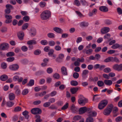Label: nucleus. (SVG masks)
Here are the masks:
<instances>
[{"instance_id":"49","label":"nucleus","mask_w":122,"mask_h":122,"mask_svg":"<svg viewBox=\"0 0 122 122\" xmlns=\"http://www.w3.org/2000/svg\"><path fill=\"white\" fill-rule=\"evenodd\" d=\"M117 13L119 15H122V9L121 8H117Z\"/></svg>"},{"instance_id":"64","label":"nucleus","mask_w":122,"mask_h":122,"mask_svg":"<svg viewBox=\"0 0 122 122\" xmlns=\"http://www.w3.org/2000/svg\"><path fill=\"white\" fill-rule=\"evenodd\" d=\"M102 76L104 78L107 79L110 78L109 76L107 74H103Z\"/></svg>"},{"instance_id":"47","label":"nucleus","mask_w":122,"mask_h":122,"mask_svg":"<svg viewBox=\"0 0 122 122\" xmlns=\"http://www.w3.org/2000/svg\"><path fill=\"white\" fill-rule=\"evenodd\" d=\"M41 52V51L40 50L37 49L34 51V53L35 55H38L40 54Z\"/></svg>"},{"instance_id":"5","label":"nucleus","mask_w":122,"mask_h":122,"mask_svg":"<svg viewBox=\"0 0 122 122\" xmlns=\"http://www.w3.org/2000/svg\"><path fill=\"white\" fill-rule=\"evenodd\" d=\"M5 18L6 19L5 21V23L8 24L12 22V17L11 15H9L5 14Z\"/></svg>"},{"instance_id":"14","label":"nucleus","mask_w":122,"mask_h":122,"mask_svg":"<svg viewBox=\"0 0 122 122\" xmlns=\"http://www.w3.org/2000/svg\"><path fill=\"white\" fill-rule=\"evenodd\" d=\"M61 71L62 74L64 75H67L66 68L64 66H62L61 68Z\"/></svg>"},{"instance_id":"4","label":"nucleus","mask_w":122,"mask_h":122,"mask_svg":"<svg viewBox=\"0 0 122 122\" xmlns=\"http://www.w3.org/2000/svg\"><path fill=\"white\" fill-rule=\"evenodd\" d=\"M81 98H79L78 101L79 104L82 106H84L85 104L87 102V99L85 98L82 95H81Z\"/></svg>"},{"instance_id":"51","label":"nucleus","mask_w":122,"mask_h":122,"mask_svg":"<svg viewBox=\"0 0 122 122\" xmlns=\"http://www.w3.org/2000/svg\"><path fill=\"white\" fill-rule=\"evenodd\" d=\"M50 105V102H48L44 103L43 105V106L45 107H49Z\"/></svg>"},{"instance_id":"50","label":"nucleus","mask_w":122,"mask_h":122,"mask_svg":"<svg viewBox=\"0 0 122 122\" xmlns=\"http://www.w3.org/2000/svg\"><path fill=\"white\" fill-rule=\"evenodd\" d=\"M80 2L82 3V4L83 5H88V3L86 2L85 0H80Z\"/></svg>"},{"instance_id":"44","label":"nucleus","mask_w":122,"mask_h":122,"mask_svg":"<svg viewBox=\"0 0 122 122\" xmlns=\"http://www.w3.org/2000/svg\"><path fill=\"white\" fill-rule=\"evenodd\" d=\"M69 106V104L68 103H66V104L64 105V106L61 108V109L62 110H65L67 109Z\"/></svg>"},{"instance_id":"38","label":"nucleus","mask_w":122,"mask_h":122,"mask_svg":"<svg viewBox=\"0 0 122 122\" xmlns=\"http://www.w3.org/2000/svg\"><path fill=\"white\" fill-rule=\"evenodd\" d=\"M14 103L12 102L8 101L6 103L7 106L9 107H11L13 106Z\"/></svg>"},{"instance_id":"23","label":"nucleus","mask_w":122,"mask_h":122,"mask_svg":"<svg viewBox=\"0 0 122 122\" xmlns=\"http://www.w3.org/2000/svg\"><path fill=\"white\" fill-rule=\"evenodd\" d=\"M97 9L95 8L94 9L92 10V12H89V15L90 16H91L94 14H95L97 13Z\"/></svg>"},{"instance_id":"8","label":"nucleus","mask_w":122,"mask_h":122,"mask_svg":"<svg viewBox=\"0 0 122 122\" xmlns=\"http://www.w3.org/2000/svg\"><path fill=\"white\" fill-rule=\"evenodd\" d=\"M88 109H87L86 107H83L80 108L79 109H78L79 113V114H82L85 112Z\"/></svg>"},{"instance_id":"32","label":"nucleus","mask_w":122,"mask_h":122,"mask_svg":"<svg viewBox=\"0 0 122 122\" xmlns=\"http://www.w3.org/2000/svg\"><path fill=\"white\" fill-rule=\"evenodd\" d=\"M34 80L32 79L30 81L29 83L27 84V86H32L34 85Z\"/></svg>"},{"instance_id":"17","label":"nucleus","mask_w":122,"mask_h":122,"mask_svg":"<svg viewBox=\"0 0 122 122\" xmlns=\"http://www.w3.org/2000/svg\"><path fill=\"white\" fill-rule=\"evenodd\" d=\"M97 115V112L94 111H91L88 113V116L89 117H94L96 116Z\"/></svg>"},{"instance_id":"21","label":"nucleus","mask_w":122,"mask_h":122,"mask_svg":"<svg viewBox=\"0 0 122 122\" xmlns=\"http://www.w3.org/2000/svg\"><path fill=\"white\" fill-rule=\"evenodd\" d=\"M8 78V76L6 75H2L0 77V80L2 81H5L7 80Z\"/></svg>"},{"instance_id":"43","label":"nucleus","mask_w":122,"mask_h":122,"mask_svg":"<svg viewBox=\"0 0 122 122\" xmlns=\"http://www.w3.org/2000/svg\"><path fill=\"white\" fill-rule=\"evenodd\" d=\"M29 92L28 89H25L22 91V95H24L27 94Z\"/></svg>"},{"instance_id":"45","label":"nucleus","mask_w":122,"mask_h":122,"mask_svg":"<svg viewBox=\"0 0 122 122\" xmlns=\"http://www.w3.org/2000/svg\"><path fill=\"white\" fill-rule=\"evenodd\" d=\"M23 19L25 22H28L30 20V17L28 16H25L23 17Z\"/></svg>"},{"instance_id":"40","label":"nucleus","mask_w":122,"mask_h":122,"mask_svg":"<svg viewBox=\"0 0 122 122\" xmlns=\"http://www.w3.org/2000/svg\"><path fill=\"white\" fill-rule=\"evenodd\" d=\"M40 43L41 44L44 45H46L48 44V42L47 41L45 40L41 41Z\"/></svg>"},{"instance_id":"34","label":"nucleus","mask_w":122,"mask_h":122,"mask_svg":"<svg viewBox=\"0 0 122 122\" xmlns=\"http://www.w3.org/2000/svg\"><path fill=\"white\" fill-rule=\"evenodd\" d=\"M112 62H115L116 63H119L120 61L119 59L116 57H112Z\"/></svg>"},{"instance_id":"53","label":"nucleus","mask_w":122,"mask_h":122,"mask_svg":"<svg viewBox=\"0 0 122 122\" xmlns=\"http://www.w3.org/2000/svg\"><path fill=\"white\" fill-rule=\"evenodd\" d=\"M118 65L115 64L113 66L112 68L114 70L118 71Z\"/></svg>"},{"instance_id":"25","label":"nucleus","mask_w":122,"mask_h":122,"mask_svg":"<svg viewBox=\"0 0 122 122\" xmlns=\"http://www.w3.org/2000/svg\"><path fill=\"white\" fill-rule=\"evenodd\" d=\"M9 98L10 100H13L15 98V94L13 93H10L9 95Z\"/></svg>"},{"instance_id":"60","label":"nucleus","mask_w":122,"mask_h":122,"mask_svg":"<svg viewBox=\"0 0 122 122\" xmlns=\"http://www.w3.org/2000/svg\"><path fill=\"white\" fill-rule=\"evenodd\" d=\"M41 88L39 87L36 86L34 88V90L36 92H38L40 91Z\"/></svg>"},{"instance_id":"10","label":"nucleus","mask_w":122,"mask_h":122,"mask_svg":"<svg viewBox=\"0 0 122 122\" xmlns=\"http://www.w3.org/2000/svg\"><path fill=\"white\" fill-rule=\"evenodd\" d=\"M111 48L113 49H116L118 48L122 49V44L120 45L118 43H116L112 45Z\"/></svg>"},{"instance_id":"7","label":"nucleus","mask_w":122,"mask_h":122,"mask_svg":"<svg viewBox=\"0 0 122 122\" xmlns=\"http://www.w3.org/2000/svg\"><path fill=\"white\" fill-rule=\"evenodd\" d=\"M6 9L5 10V13L7 14H9L10 12L11 9H13V7L10 4H7L5 6Z\"/></svg>"},{"instance_id":"39","label":"nucleus","mask_w":122,"mask_h":122,"mask_svg":"<svg viewBox=\"0 0 122 122\" xmlns=\"http://www.w3.org/2000/svg\"><path fill=\"white\" fill-rule=\"evenodd\" d=\"M21 50L23 52H26L28 50V47L25 46H22L21 48Z\"/></svg>"},{"instance_id":"26","label":"nucleus","mask_w":122,"mask_h":122,"mask_svg":"<svg viewBox=\"0 0 122 122\" xmlns=\"http://www.w3.org/2000/svg\"><path fill=\"white\" fill-rule=\"evenodd\" d=\"M53 30L55 31L58 33H61L62 32V30L61 29V28L58 27L54 28H53Z\"/></svg>"},{"instance_id":"16","label":"nucleus","mask_w":122,"mask_h":122,"mask_svg":"<svg viewBox=\"0 0 122 122\" xmlns=\"http://www.w3.org/2000/svg\"><path fill=\"white\" fill-rule=\"evenodd\" d=\"M36 41L34 40H30L28 41L27 43L28 45H36L37 44Z\"/></svg>"},{"instance_id":"56","label":"nucleus","mask_w":122,"mask_h":122,"mask_svg":"<svg viewBox=\"0 0 122 122\" xmlns=\"http://www.w3.org/2000/svg\"><path fill=\"white\" fill-rule=\"evenodd\" d=\"M112 57H110L105 59L104 60V62H109L110 61L112 62Z\"/></svg>"},{"instance_id":"54","label":"nucleus","mask_w":122,"mask_h":122,"mask_svg":"<svg viewBox=\"0 0 122 122\" xmlns=\"http://www.w3.org/2000/svg\"><path fill=\"white\" fill-rule=\"evenodd\" d=\"M53 71V69L51 67H49L47 68L46 69V71L49 74L51 73Z\"/></svg>"},{"instance_id":"29","label":"nucleus","mask_w":122,"mask_h":122,"mask_svg":"<svg viewBox=\"0 0 122 122\" xmlns=\"http://www.w3.org/2000/svg\"><path fill=\"white\" fill-rule=\"evenodd\" d=\"M28 112L26 110L22 112V114L25 116V118L27 119H28L29 117L28 115Z\"/></svg>"},{"instance_id":"35","label":"nucleus","mask_w":122,"mask_h":122,"mask_svg":"<svg viewBox=\"0 0 122 122\" xmlns=\"http://www.w3.org/2000/svg\"><path fill=\"white\" fill-rule=\"evenodd\" d=\"M104 83V82L101 81H99L97 82V85L99 87H102L103 86Z\"/></svg>"},{"instance_id":"58","label":"nucleus","mask_w":122,"mask_h":122,"mask_svg":"<svg viewBox=\"0 0 122 122\" xmlns=\"http://www.w3.org/2000/svg\"><path fill=\"white\" fill-rule=\"evenodd\" d=\"M14 59V58L13 57H9L7 58V61L8 62H11L13 61Z\"/></svg>"},{"instance_id":"2","label":"nucleus","mask_w":122,"mask_h":122,"mask_svg":"<svg viewBox=\"0 0 122 122\" xmlns=\"http://www.w3.org/2000/svg\"><path fill=\"white\" fill-rule=\"evenodd\" d=\"M113 107V106L112 104H110L104 110L103 112V114L106 116L109 115L112 112Z\"/></svg>"},{"instance_id":"52","label":"nucleus","mask_w":122,"mask_h":122,"mask_svg":"<svg viewBox=\"0 0 122 122\" xmlns=\"http://www.w3.org/2000/svg\"><path fill=\"white\" fill-rule=\"evenodd\" d=\"M79 76V74L76 72L74 73L73 74V77L75 79H77L78 78Z\"/></svg>"},{"instance_id":"33","label":"nucleus","mask_w":122,"mask_h":122,"mask_svg":"<svg viewBox=\"0 0 122 122\" xmlns=\"http://www.w3.org/2000/svg\"><path fill=\"white\" fill-rule=\"evenodd\" d=\"M47 35L48 37L49 38H55V34L52 33H48Z\"/></svg>"},{"instance_id":"46","label":"nucleus","mask_w":122,"mask_h":122,"mask_svg":"<svg viewBox=\"0 0 122 122\" xmlns=\"http://www.w3.org/2000/svg\"><path fill=\"white\" fill-rule=\"evenodd\" d=\"M111 71V69L109 67L106 68H105L104 70V71L106 73H108Z\"/></svg>"},{"instance_id":"1","label":"nucleus","mask_w":122,"mask_h":122,"mask_svg":"<svg viewBox=\"0 0 122 122\" xmlns=\"http://www.w3.org/2000/svg\"><path fill=\"white\" fill-rule=\"evenodd\" d=\"M51 12L49 10L44 11L40 15L41 19L43 20H46L48 19L51 16Z\"/></svg>"},{"instance_id":"18","label":"nucleus","mask_w":122,"mask_h":122,"mask_svg":"<svg viewBox=\"0 0 122 122\" xmlns=\"http://www.w3.org/2000/svg\"><path fill=\"white\" fill-rule=\"evenodd\" d=\"M99 9L101 11L104 12H107L108 10L107 8L104 6H100L99 8Z\"/></svg>"},{"instance_id":"57","label":"nucleus","mask_w":122,"mask_h":122,"mask_svg":"<svg viewBox=\"0 0 122 122\" xmlns=\"http://www.w3.org/2000/svg\"><path fill=\"white\" fill-rule=\"evenodd\" d=\"M74 3V4L76 5L77 6H79L80 5V3L78 0H75Z\"/></svg>"},{"instance_id":"63","label":"nucleus","mask_w":122,"mask_h":122,"mask_svg":"<svg viewBox=\"0 0 122 122\" xmlns=\"http://www.w3.org/2000/svg\"><path fill=\"white\" fill-rule=\"evenodd\" d=\"M49 45L51 46H54L55 44V42L54 41H50L49 42Z\"/></svg>"},{"instance_id":"59","label":"nucleus","mask_w":122,"mask_h":122,"mask_svg":"<svg viewBox=\"0 0 122 122\" xmlns=\"http://www.w3.org/2000/svg\"><path fill=\"white\" fill-rule=\"evenodd\" d=\"M60 77V76L59 74L57 73H56L54 74L53 75V77L56 79H58Z\"/></svg>"},{"instance_id":"31","label":"nucleus","mask_w":122,"mask_h":122,"mask_svg":"<svg viewBox=\"0 0 122 122\" xmlns=\"http://www.w3.org/2000/svg\"><path fill=\"white\" fill-rule=\"evenodd\" d=\"M70 84L71 85L73 86H76L78 84L77 81H71L70 82Z\"/></svg>"},{"instance_id":"55","label":"nucleus","mask_w":122,"mask_h":122,"mask_svg":"<svg viewBox=\"0 0 122 122\" xmlns=\"http://www.w3.org/2000/svg\"><path fill=\"white\" fill-rule=\"evenodd\" d=\"M75 12L78 15L81 17H84V16L80 12L77 11H76Z\"/></svg>"},{"instance_id":"61","label":"nucleus","mask_w":122,"mask_h":122,"mask_svg":"<svg viewBox=\"0 0 122 122\" xmlns=\"http://www.w3.org/2000/svg\"><path fill=\"white\" fill-rule=\"evenodd\" d=\"M54 48L57 51H59L61 49V47L60 46L57 45L55 46Z\"/></svg>"},{"instance_id":"22","label":"nucleus","mask_w":122,"mask_h":122,"mask_svg":"<svg viewBox=\"0 0 122 122\" xmlns=\"http://www.w3.org/2000/svg\"><path fill=\"white\" fill-rule=\"evenodd\" d=\"M30 33H31L30 36H35L36 33V29L33 28H32L31 29V31Z\"/></svg>"},{"instance_id":"37","label":"nucleus","mask_w":122,"mask_h":122,"mask_svg":"<svg viewBox=\"0 0 122 122\" xmlns=\"http://www.w3.org/2000/svg\"><path fill=\"white\" fill-rule=\"evenodd\" d=\"M93 118L91 117H89L86 119V122H93Z\"/></svg>"},{"instance_id":"27","label":"nucleus","mask_w":122,"mask_h":122,"mask_svg":"<svg viewBox=\"0 0 122 122\" xmlns=\"http://www.w3.org/2000/svg\"><path fill=\"white\" fill-rule=\"evenodd\" d=\"M35 117L36 118L35 120L36 122H42V120L41 118V117L40 115H36Z\"/></svg>"},{"instance_id":"15","label":"nucleus","mask_w":122,"mask_h":122,"mask_svg":"<svg viewBox=\"0 0 122 122\" xmlns=\"http://www.w3.org/2000/svg\"><path fill=\"white\" fill-rule=\"evenodd\" d=\"M104 82L106 85L109 86H111L112 84V81L108 79L104 80Z\"/></svg>"},{"instance_id":"24","label":"nucleus","mask_w":122,"mask_h":122,"mask_svg":"<svg viewBox=\"0 0 122 122\" xmlns=\"http://www.w3.org/2000/svg\"><path fill=\"white\" fill-rule=\"evenodd\" d=\"M78 89V87L73 88L70 89V91L72 94H74L77 92Z\"/></svg>"},{"instance_id":"6","label":"nucleus","mask_w":122,"mask_h":122,"mask_svg":"<svg viewBox=\"0 0 122 122\" xmlns=\"http://www.w3.org/2000/svg\"><path fill=\"white\" fill-rule=\"evenodd\" d=\"M9 68L10 70L15 71L18 69L19 66L17 64H14L10 65L9 66Z\"/></svg>"},{"instance_id":"36","label":"nucleus","mask_w":122,"mask_h":122,"mask_svg":"<svg viewBox=\"0 0 122 122\" xmlns=\"http://www.w3.org/2000/svg\"><path fill=\"white\" fill-rule=\"evenodd\" d=\"M1 66L3 69H5L7 67V64L5 62H2L1 64Z\"/></svg>"},{"instance_id":"28","label":"nucleus","mask_w":122,"mask_h":122,"mask_svg":"<svg viewBox=\"0 0 122 122\" xmlns=\"http://www.w3.org/2000/svg\"><path fill=\"white\" fill-rule=\"evenodd\" d=\"M88 25V23L87 22L85 21H83L80 23V25L81 27H86Z\"/></svg>"},{"instance_id":"42","label":"nucleus","mask_w":122,"mask_h":122,"mask_svg":"<svg viewBox=\"0 0 122 122\" xmlns=\"http://www.w3.org/2000/svg\"><path fill=\"white\" fill-rule=\"evenodd\" d=\"M36 114H40L41 112V110L39 108H36Z\"/></svg>"},{"instance_id":"19","label":"nucleus","mask_w":122,"mask_h":122,"mask_svg":"<svg viewBox=\"0 0 122 122\" xmlns=\"http://www.w3.org/2000/svg\"><path fill=\"white\" fill-rule=\"evenodd\" d=\"M92 50L91 49L88 50L84 49L83 50V52H85L87 54L90 55L92 54Z\"/></svg>"},{"instance_id":"11","label":"nucleus","mask_w":122,"mask_h":122,"mask_svg":"<svg viewBox=\"0 0 122 122\" xmlns=\"http://www.w3.org/2000/svg\"><path fill=\"white\" fill-rule=\"evenodd\" d=\"M9 47L8 44L4 43L0 45V49L4 50L7 49Z\"/></svg>"},{"instance_id":"13","label":"nucleus","mask_w":122,"mask_h":122,"mask_svg":"<svg viewBox=\"0 0 122 122\" xmlns=\"http://www.w3.org/2000/svg\"><path fill=\"white\" fill-rule=\"evenodd\" d=\"M110 28L108 27L102 28L101 30V32L103 34H106L109 32Z\"/></svg>"},{"instance_id":"30","label":"nucleus","mask_w":122,"mask_h":122,"mask_svg":"<svg viewBox=\"0 0 122 122\" xmlns=\"http://www.w3.org/2000/svg\"><path fill=\"white\" fill-rule=\"evenodd\" d=\"M81 117L80 115H76L73 118V120L75 121H77L79 120L81 118Z\"/></svg>"},{"instance_id":"9","label":"nucleus","mask_w":122,"mask_h":122,"mask_svg":"<svg viewBox=\"0 0 122 122\" xmlns=\"http://www.w3.org/2000/svg\"><path fill=\"white\" fill-rule=\"evenodd\" d=\"M70 109L72 112L73 113H75L78 111V108L76 107L73 104L71 106Z\"/></svg>"},{"instance_id":"62","label":"nucleus","mask_w":122,"mask_h":122,"mask_svg":"<svg viewBox=\"0 0 122 122\" xmlns=\"http://www.w3.org/2000/svg\"><path fill=\"white\" fill-rule=\"evenodd\" d=\"M41 103V101L40 100H37L33 102V104L35 105H37Z\"/></svg>"},{"instance_id":"48","label":"nucleus","mask_w":122,"mask_h":122,"mask_svg":"<svg viewBox=\"0 0 122 122\" xmlns=\"http://www.w3.org/2000/svg\"><path fill=\"white\" fill-rule=\"evenodd\" d=\"M15 53L13 52H10L7 53L6 55L7 57L13 56L14 55Z\"/></svg>"},{"instance_id":"41","label":"nucleus","mask_w":122,"mask_h":122,"mask_svg":"<svg viewBox=\"0 0 122 122\" xmlns=\"http://www.w3.org/2000/svg\"><path fill=\"white\" fill-rule=\"evenodd\" d=\"M29 24L27 23H26L24 24L22 27V29L23 30H25L28 27Z\"/></svg>"},{"instance_id":"20","label":"nucleus","mask_w":122,"mask_h":122,"mask_svg":"<svg viewBox=\"0 0 122 122\" xmlns=\"http://www.w3.org/2000/svg\"><path fill=\"white\" fill-rule=\"evenodd\" d=\"M14 90L15 91V93L17 95H20L21 93L20 90L18 88V87L17 86H15L14 88Z\"/></svg>"},{"instance_id":"12","label":"nucleus","mask_w":122,"mask_h":122,"mask_svg":"<svg viewBox=\"0 0 122 122\" xmlns=\"http://www.w3.org/2000/svg\"><path fill=\"white\" fill-rule=\"evenodd\" d=\"M24 35V33L22 31H20L17 33L18 37L20 40H23Z\"/></svg>"},{"instance_id":"3","label":"nucleus","mask_w":122,"mask_h":122,"mask_svg":"<svg viewBox=\"0 0 122 122\" xmlns=\"http://www.w3.org/2000/svg\"><path fill=\"white\" fill-rule=\"evenodd\" d=\"M108 101L106 99L103 100L99 103L98 106V108L100 110L103 109L107 104Z\"/></svg>"}]
</instances>
